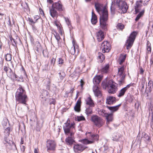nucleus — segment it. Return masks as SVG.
<instances>
[{
  "label": "nucleus",
  "mask_w": 153,
  "mask_h": 153,
  "mask_svg": "<svg viewBox=\"0 0 153 153\" xmlns=\"http://www.w3.org/2000/svg\"><path fill=\"white\" fill-rule=\"evenodd\" d=\"M47 2L51 4L53 3V1L52 0H47Z\"/></svg>",
  "instance_id": "774afa93"
},
{
  "label": "nucleus",
  "mask_w": 153,
  "mask_h": 153,
  "mask_svg": "<svg viewBox=\"0 0 153 153\" xmlns=\"http://www.w3.org/2000/svg\"><path fill=\"white\" fill-rule=\"evenodd\" d=\"M46 146L48 151V150H54L56 147L55 142L52 140H48L47 141Z\"/></svg>",
  "instance_id": "f8f14e48"
},
{
  "label": "nucleus",
  "mask_w": 153,
  "mask_h": 153,
  "mask_svg": "<svg viewBox=\"0 0 153 153\" xmlns=\"http://www.w3.org/2000/svg\"><path fill=\"white\" fill-rule=\"evenodd\" d=\"M91 21L92 23L94 25H95L97 22V16L93 11L92 12V17Z\"/></svg>",
  "instance_id": "c756f323"
},
{
  "label": "nucleus",
  "mask_w": 153,
  "mask_h": 153,
  "mask_svg": "<svg viewBox=\"0 0 153 153\" xmlns=\"http://www.w3.org/2000/svg\"><path fill=\"white\" fill-rule=\"evenodd\" d=\"M93 91L95 96L97 97H100L101 96V92L97 86L95 85L93 86Z\"/></svg>",
  "instance_id": "5701e85b"
},
{
  "label": "nucleus",
  "mask_w": 153,
  "mask_h": 153,
  "mask_svg": "<svg viewBox=\"0 0 153 153\" xmlns=\"http://www.w3.org/2000/svg\"><path fill=\"white\" fill-rule=\"evenodd\" d=\"M59 64V65H62L64 62V60L62 58H59L58 61Z\"/></svg>",
  "instance_id": "864d4df0"
},
{
  "label": "nucleus",
  "mask_w": 153,
  "mask_h": 153,
  "mask_svg": "<svg viewBox=\"0 0 153 153\" xmlns=\"http://www.w3.org/2000/svg\"><path fill=\"white\" fill-rule=\"evenodd\" d=\"M7 74L9 77H12V76H14L13 73L10 68L9 69L7 73Z\"/></svg>",
  "instance_id": "09e8293b"
},
{
  "label": "nucleus",
  "mask_w": 153,
  "mask_h": 153,
  "mask_svg": "<svg viewBox=\"0 0 153 153\" xmlns=\"http://www.w3.org/2000/svg\"><path fill=\"white\" fill-rule=\"evenodd\" d=\"M102 85L103 88L107 89L110 93L114 94L117 91L118 85L112 79L103 81Z\"/></svg>",
  "instance_id": "f03ea898"
},
{
  "label": "nucleus",
  "mask_w": 153,
  "mask_h": 153,
  "mask_svg": "<svg viewBox=\"0 0 153 153\" xmlns=\"http://www.w3.org/2000/svg\"><path fill=\"white\" fill-rule=\"evenodd\" d=\"M98 114L99 115L103 117H105L107 114L105 112V111L103 109L101 110L100 109H98Z\"/></svg>",
  "instance_id": "e433bc0d"
},
{
  "label": "nucleus",
  "mask_w": 153,
  "mask_h": 153,
  "mask_svg": "<svg viewBox=\"0 0 153 153\" xmlns=\"http://www.w3.org/2000/svg\"><path fill=\"white\" fill-rule=\"evenodd\" d=\"M10 128L9 127H8L6 128L4 130V133H5L6 135L8 136L10 133Z\"/></svg>",
  "instance_id": "8fccbe9b"
},
{
  "label": "nucleus",
  "mask_w": 153,
  "mask_h": 153,
  "mask_svg": "<svg viewBox=\"0 0 153 153\" xmlns=\"http://www.w3.org/2000/svg\"><path fill=\"white\" fill-rule=\"evenodd\" d=\"M139 68H140V74L142 75L143 74V73L144 72V71L143 69V68H142V67H140Z\"/></svg>",
  "instance_id": "13d9d810"
},
{
  "label": "nucleus",
  "mask_w": 153,
  "mask_h": 153,
  "mask_svg": "<svg viewBox=\"0 0 153 153\" xmlns=\"http://www.w3.org/2000/svg\"><path fill=\"white\" fill-rule=\"evenodd\" d=\"M137 34V32L135 31H133L131 33L126 42L127 49L128 50L131 47Z\"/></svg>",
  "instance_id": "39448f33"
},
{
  "label": "nucleus",
  "mask_w": 153,
  "mask_h": 153,
  "mask_svg": "<svg viewBox=\"0 0 153 153\" xmlns=\"http://www.w3.org/2000/svg\"><path fill=\"white\" fill-rule=\"evenodd\" d=\"M74 90V88H73L72 87L71 88H70V91L69 92V93H71V94H72Z\"/></svg>",
  "instance_id": "338daca9"
},
{
  "label": "nucleus",
  "mask_w": 153,
  "mask_h": 153,
  "mask_svg": "<svg viewBox=\"0 0 153 153\" xmlns=\"http://www.w3.org/2000/svg\"><path fill=\"white\" fill-rule=\"evenodd\" d=\"M88 134H90L89 139L92 140L94 141V140H98L99 136L97 134H91V133L90 132H88Z\"/></svg>",
  "instance_id": "c85d7f7f"
},
{
  "label": "nucleus",
  "mask_w": 153,
  "mask_h": 153,
  "mask_svg": "<svg viewBox=\"0 0 153 153\" xmlns=\"http://www.w3.org/2000/svg\"><path fill=\"white\" fill-rule=\"evenodd\" d=\"M46 82L45 83V84L46 85V89H49L51 80L49 78H48L46 79Z\"/></svg>",
  "instance_id": "58836bf2"
},
{
  "label": "nucleus",
  "mask_w": 153,
  "mask_h": 153,
  "mask_svg": "<svg viewBox=\"0 0 153 153\" xmlns=\"http://www.w3.org/2000/svg\"><path fill=\"white\" fill-rule=\"evenodd\" d=\"M81 142L83 144L87 145L89 144H91L94 143V141L92 140H89L87 139H85L81 140Z\"/></svg>",
  "instance_id": "473e14b6"
},
{
  "label": "nucleus",
  "mask_w": 153,
  "mask_h": 153,
  "mask_svg": "<svg viewBox=\"0 0 153 153\" xmlns=\"http://www.w3.org/2000/svg\"><path fill=\"white\" fill-rule=\"evenodd\" d=\"M116 3L123 13H124L127 12L128 6L126 2L121 0H117Z\"/></svg>",
  "instance_id": "6e6552de"
},
{
  "label": "nucleus",
  "mask_w": 153,
  "mask_h": 153,
  "mask_svg": "<svg viewBox=\"0 0 153 153\" xmlns=\"http://www.w3.org/2000/svg\"><path fill=\"white\" fill-rule=\"evenodd\" d=\"M146 49L148 53H150L151 52V47L150 43L148 41L146 44Z\"/></svg>",
  "instance_id": "f704fd0d"
},
{
  "label": "nucleus",
  "mask_w": 153,
  "mask_h": 153,
  "mask_svg": "<svg viewBox=\"0 0 153 153\" xmlns=\"http://www.w3.org/2000/svg\"><path fill=\"white\" fill-rule=\"evenodd\" d=\"M14 76H15V79H16V80H19V79L20 78H19V77H18V76L17 75H16V74H14Z\"/></svg>",
  "instance_id": "e2e57ef3"
},
{
  "label": "nucleus",
  "mask_w": 153,
  "mask_h": 153,
  "mask_svg": "<svg viewBox=\"0 0 153 153\" xmlns=\"http://www.w3.org/2000/svg\"><path fill=\"white\" fill-rule=\"evenodd\" d=\"M97 41L99 42H101L104 39V33L101 30H99L97 33Z\"/></svg>",
  "instance_id": "dca6fc26"
},
{
  "label": "nucleus",
  "mask_w": 153,
  "mask_h": 153,
  "mask_svg": "<svg viewBox=\"0 0 153 153\" xmlns=\"http://www.w3.org/2000/svg\"><path fill=\"white\" fill-rule=\"evenodd\" d=\"M85 120V117L83 116H79L78 117L77 120L80 121L81 120Z\"/></svg>",
  "instance_id": "603ef678"
},
{
  "label": "nucleus",
  "mask_w": 153,
  "mask_h": 153,
  "mask_svg": "<svg viewBox=\"0 0 153 153\" xmlns=\"http://www.w3.org/2000/svg\"><path fill=\"white\" fill-rule=\"evenodd\" d=\"M109 68V65L107 64L102 68L101 71L103 73H107L108 71Z\"/></svg>",
  "instance_id": "4c0bfd02"
},
{
  "label": "nucleus",
  "mask_w": 153,
  "mask_h": 153,
  "mask_svg": "<svg viewBox=\"0 0 153 153\" xmlns=\"http://www.w3.org/2000/svg\"><path fill=\"white\" fill-rule=\"evenodd\" d=\"M143 135L142 136V139L145 141L148 140L150 139V137L145 133H143Z\"/></svg>",
  "instance_id": "c9c22d12"
},
{
  "label": "nucleus",
  "mask_w": 153,
  "mask_h": 153,
  "mask_svg": "<svg viewBox=\"0 0 153 153\" xmlns=\"http://www.w3.org/2000/svg\"><path fill=\"white\" fill-rule=\"evenodd\" d=\"M12 59V55L10 53H7L5 55V60L7 61H10Z\"/></svg>",
  "instance_id": "a18cd8bd"
},
{
  "label": "nucleus",
  "mask_w": 153,
  "mask_h": 153,
  "mask_svg": "<svg viewBox=\"0 0 153 153\" xmlns=\"http://www.w3.org/2000/svg\"><path fill=\"white\" fill-rule=\"evenodd\" d=\"M3 60L2 58L0 57V64L3 65Z\"/></svg>",
  "instance_id": "680f3d73"
},
{
  "label": "nucleus",
  "mask_w": 153,
  "mask_h": 153,
  "mask_svg": "<svg viewBox=\"0 0 153 153\" xmlns=\"http://www.w3.org/2000/svg\"><path fill=\"white\" fill-rule=\"evenodd\" d=\"M63 128L65 134L67 135L72 136L74 134L75 131L74 124H71L70 121L69 120H68L65 123Z\"/></svg>",
  "instance_id": "20e7f679"
},
{
  "label": "nucleus",
  "mask_w": 153,
  "mask_h": 153,
  "mask_svg": "<svg viewBox=\"0 0 153 153\" xmlns=\"http://www.w3.org/2000/svg\"><path fill=\"white\" fill-rule=\"evenodd\" d=\"M91 121L97 127H100L104 124V120L100 117L96 115H92L91 117Z\"/></svg>",
  "instance_id": "0eeeda50"
},
{
  "label": "nucleus",
  "mask_w": 153,
  "mask_h": 153,
  "mask_svg": "<svg viewBox=\"0 0 153 153\" xmlns=\"http://www.w3.org/2000/svg\"><path fill=\"white\" fill-rule=\"evenodd\" d=\"M54 24L58 28L59 27V29L60 30L61 29V28L59 26V25L58 23H57L56 22H55L54 23Z\"/></svg>",
  "instance_id": "bf43d9fd"
},
{
  "label": "nucleus",
  "mask_w": 153,
  "mask_h": 153,
  "mask_svg": "<svg viewBox=\"0 0 153 153\" xmlns=\"http://www.w3.org/2000/svg\"><path fill=\"white\" fill-rule=\"evenodd\" d=\"M152 83H153V82H152V81L151 80H149V83H148V85L149 86L150 85V86L151 87V85H152Z\"/></svg>",
  "instance_id": "0e129e2a"
},
{
  "label": "nucleus",
  "mask_w": 153,
  "mask_h": 153,
  "mask_svg": "<svg viewBox=\"0 0 153 153\" xmlns=\"http://www.w3.org/2000/svg\"><path fill=\"white\" fill-rule=\"evenodd\" d=\"M143 1L140 0L139 1H137L136 3V6H135V11L136 13H138L142 6Z\"/></svg>",
  "instance_id": "f3484780"
},
{
  "label": "nucleus",
  "mask_w": 153,
  "mask_h": 153,
  "mask_svg": "<svg viewBox=\"0 0 153 153\" xmlns=\"http://www.w3.org/2000/svg\"><path fill=\"white\" fill-rule=\"evenodd\" d=\"M131 86H132L131 84H129L127 85L126 87L121 89L119 91V94L118 95V97H120L123 96L124 95L126 91Z\"/></svg>",
  "instance_id": "2eb2a0df"
},
{
  "label": "nucleus",
  "mask_w": 153,
  "mask_h": 153,
  "mask_svg": "<svg viewBox=\"0 0 153 153\" xmlns=\"http://www.w3.org/2000/svg\"><path fill=\"white\" fill-rule=\"evenodd\" d=\"M10 39L11 41V42L13 44V46H15V45H16V43L15 41V40L11 36L10 37Z\"/></svg>",
  "instance_id": "3c124183"
},
{
  "label": "nucleus",
  "mask_w": 153,
  "mask_h": 153,
  "mask_svg": "<svg viewBox=\"0 0 153 153\" xmlns=\"http://www.w3.org/2000/svg\"><path fill=\"white\" fill-rule=\"evenodd\" d=\"M102 76L101 75L96 76L93 79V82L95 85L99 84L102 79Z\"/></svg>",
  "instance_id": "4be33fe9"
},
{
  "label": "nucleus",
  "mask_w": 153,
  "mask_h": 153,
  "mask_svg": "<svg viewBox=\"0 0 153 153\" xmlns=\"http://www.w3.org/2000/svg\"><path fill=\"white\" fill-rule=\"evenodd\" d=\"M81 100L79 99L77 101L76 105L74 107L75 111L77 112H79L80 111L81 105Z\"/></svg>",
  "instance_id": "a878e982"
},
{
  "label": "nucleus",
  "mask_w": 153,
  "mask_h": 153,
  "mask_svg": "<svg viewBox=\"0 0 153 153\" xmlns=\"http://www.w3.org/2000/svg\"><path fill=\"white\" fill-rule=\"evenodd\" d=\"M107 20L100 19V26L101 28L105 30H107V25L106 22Z\"/></svg>",
  "instance_id": "b1692460"
},
{
  "label": "nucleus",
  "mask_w": 153,
  "mask_h": 153,
  "mask_svg": "<svg viewBox=\"0 0 153 153\" xmlns=\"http://www.w3.org/2000/svg\"><path fill=\"white\" fill-rule=\"evenodd\" d=\"M144 83H145V82L143 81H142L141 82V86L142 87V90L143 89H144Z\"/></svg>",
  "instance_id": "052dcab7"
},
{
  "label": "nucleus",
  "mask_w": 153,
  "mask_h": 153,
  "mask_svg": "<svg viewBox=\"0 0 153 153\" xmlns=\"http://www.w3.org/2000/svg\"><path fill=\"white\" fill-rule=\"evenodd\" d=\"M126 57V55H121L120 56L118 61L119 64L121 65L124 62Z\"/></svg>",
  "instance_id": "72a5a7b5"
},
{
  "label": "nucleus",
  "mask_w": 153,
  "mask_h": 153,
  "mask_svg": "<svg viewBox=\"0 0 153 153\" xmlns=\"http://www.w3.org/2000/svg\"><path fill=\"white\" fill-rule=\"evenodd\" d=\"M124 25L121 23H119L117 25V28L120 30H122L124 28Z\"/></svg>",
  "instance_id": "de8ad7c7"
},
{
  "label": "nucleus",
  "mask_w": 153,
  "mask_h": 153,
  "mask_svg": "<svg viewBox=\"0 0 153 153\" xmlns=\"http://www.w3.org/2000/svg\"><path fill=\"white\" fill-rule=\"evenodd\" d=\"M102 85L103 88L107 89L110 93L114 94L117 91L118 85L112 79L103 81Z\"/></svg>",
  "instance_id": "7ed1b4c3"
},
{
  "label": "nucleus",
  "mask_w": 153,
  "mask_h": 153,
  "mask_svg": "<svg viewBox=\"0 0 153 153\" xmlns=\"http://www.w3.org/2000/svg\"><path fill=\"white\" fill-rule=\"evenodd\" d=\"M10 68L9 67H6V66H4V67L3 70L7 73V72L8 70H9V69Z\"/></svg>",
  "instance_id": "6e6d98bb"
},
{
  "label": "nucleus",
  "mask_w": 153,
  "mask_h": 153,
  "mask_svg": "<svg viewBox=\"0 0 153 153\" xmlns=\"http://www.w3.org/2000/svg\"><path fill=\"white\" fill-rule=\"evenodd\" d=\"M85 113L87 115H89L92 114V108H91L90 106L87 108L85 110Z\"/></svg>",
  "instance_id": "37998d69"
},
{
  "label": "nucleus",
  "mask_w": 153,
  "mask_h": 153,
  "mask_svg": "<svg viewBox=\"0 0 153 153\" xmlns=\"http://www.w3.org/2000/svg\"><path fill=\"white\" fill-rule=\"evenodd\" d=\"M64 18L67 25L69 28H70L71 27L70 21L67 17H64Z\"/></svg>",
  "instance_id": "49530a36"
},
{
  "label": "nucleus",
  "mask_w": 153,
  "mask_h": 153,
  "mask_svg": "<svg viewBox=\"0 0 153 153\" xmlns=\"http://www.w3.org/2000/svg\"><path fill=\"white\" fill-rule=\"evenodd\" d=\"M56 33L54 35L55 37L56 40H53L51 41V42L56 47L59 46V43H60V37L58 33L55 32Z\"/></svg>",
  "instance_id": "ddd939ff"
},
{
  "label": "nucleus",
  "mask_w": 153,
  "mask_h": 153,
  "mask_svg": "<svg viewBox=\"0 0 153 153\" xmlns=\"http://www.w3.org/2000/svg\"><path fill=\"white\" fill-rule=\"evenodd\" d=\"M52 6L60 12L63 11L64 10V8L60 1L53 3Z\"/></svg>",
  "instance_id": "9d476101"
},
{
  "label": "nucleus",
  "mask_w": 153,
  "mask_h": 153,
  "mask_svg": "<svg viewBox=\"0 0 153 153\" xmlns=\"http://www.w3.org/2000/svg\"><path fill=\"white\" fill-rule=\"evenodd\" d=\"M134 97L132 96H130V98L128 99V101L130 102H132L134 100Z\"/></svg>",
  "instance_id": "4d7b16f0"
},
{
  "label": "nucleus",
  "mask_w": 153,
  "mask_h": 153,
  "mask_svg": "<svg viewBox=\"0 0 153 153\" xmlns=\"http://www.w3.org/2000/svg\"><path fill=\"white\" fill-rule=\"evenodd\" d=\"M121 105L120 104L118 105L114 106H108L107 108H108L111 110L112 112H114L117 111L119 109Z\"/></svg>",
  "instance_id": "2f4dec72"
},
{
  "label": "nucleus",
  "mask_w": 153,
  "mask_h": 153,
  "mask_svg": "<svg viewBox=\"0 0 153 153\" xmlns=\"http://www.w3.org/2000/svg\"><path fill=\"white\" fill-rule=\"evenodd\" d=\"M73 137L74 135H73L72 136L70 135V136L67 137L65 140V143L67 145H71L72 144L74 141L73 139Z\"/></svg>",
  "instance_id": "a211bd4d"
},
{
  "label": "nucleus",
  "mask_w": 153,
  "mask_h": 153,
  "mask_svg": "<svg viewBox=\"0 0 153 153\" xmlns=\"http://www.w3.org/2000/svg\"><path fill=\"white\" fill-rule=\"evenodd\" d=\"M56 61V58L54 57H53L51 60V64L54 65Z\"/></svg>",
  "instance_id": "5fc2aeb1"
},
{
  "label": "nucleus",
  "mask_w": 153,
  "mask_h": 153,
  "mask_svg": "<svg viewBox=\"0 0 153 153\" xmlns=\"http://www.w3.org/2000/svg\"><path fill=\"white\" fill-rule=\"evenodd\" d=\"M49 94L48 91L46 90H44L42 92L40 95L41 98L42 99L43 101H46L48 100Z\"/></svg>",
  "instance_id": "4468645a"
},
{
  "label": "nucleus",
  "mask_w": 153,
  "mask_h": 153,
  "mask_svg": "<svg viewBox=\"0 0 153 153\" xmlns=\"http://www.w3.org/2000/svg\"><path fill=\"white\" fill-rule=\"evenodd\" d=\"M116 101V98L112 96H108L106 98V103L109 105L112 104Z\"/></svg>",
  "instance_id": "aec40b11"
},
{
  "label": "nucleus",
  "mask_w": 153,
  "mask_h": 153,
  "mask_svg": "<svg viewBox=\"0 0 153 153\" xmlns=\"http://www.w3.org/2000/svg\"><path fill=\"white\" fill-rule=\"evenodd\" d=\"M98 57V59L100 60V62H103L105 58L104 55L100 53H99Z\"/></svg>",
  "instance_id": "a19ab883"
},
{
  "label": "nucleus",
  "mask_w": 153,
  "mask_h": 153,
  "mask_svg": "<svg viewBox=\"0 0 153 153\" xmlns=\"http://www.w3.org/2000/svg\"><path fill=\"white\" fill-rule=\"evenodd\" d=\"M111 47L110 44L107 41H104L101 45V48L103 53L108 52Z\"/></svg>",
  "instance_id": "1a4fd4ad"
},
{
  "label": "nucleus",
  "mask_w": 153,
  "mask_h": 153,
  "mask_svg": "<svg viewBox=\"0 0 153 153\" xmlns=\"http://www.w3.org/2000/svg\"><path fill=\"white\" fill-rule=\"evenodd\" d=\"M119 138V135L117 133L113 134L112 135V140L114 141H117Z\"/></svg>",
  "instance_id": "c03bdc74"
},
{
  "label": "nucleus",
  "mask_w": 153,
  "mask_h": 153,
  "mask_svg": "<svg viewBox=\"0 0 153 153\" xmlns=\"http://www.w3.org/2000/svg\"><path fill=\"white\" fill-rule=\"evenodd\" d=\"M73 46L71 47L70 50V52L72 55H74L75 53L76 49L78 51V46L76 44L74 41H73Z\"/></svg>",
  "instance_id": "6ab92c4d"
},
{
  "label": "nucleus",
  "mask_w": 153,
  "mask_h": 153,
  "mask_svg": "<svg viewBox=\"0 0 153 153\" xmlns=\"http://www.w3.org/2000/svg\"><path fill=\"white\" fill-rule=\"evenodd\" d=\"M144 10H143L141 11L137 16L135 18V20L136 21H137L140 19L144 14Z\"/></svg>",
  "instance_id": "79ce46f5"
},
{
  "label": "nucleus",
  "mask_w": 153,
  "mask_h": 153,
  "mask_svg": "<svg viewBox=\"0 0 153 153\" xmlns=\"http://www.w3.org/2000/svg\"><path fill=\"white\" fill-rule=\"evenodd\" d=\"M15 97L16 100L19 102L18 103L26 105L28 100L26 94V92L22 86L19 85L16 93Z\"/></svg>",
  "instance_id": "f257e3e1"
},
{
  "label": "nucleus",
  "mask_w": 153,
  "mask_h": 153,
  "mask_svg": "<svg viewBox=\"0 0 153 153\" xmlns=\"http://www.w3.org/2000/svg\"><path fill=\"white\" fill-rule=\"evenodd\" d=\"M125 68V66L124 65L118 68V73L117 76L120 77V79L118 80L119 84L120 85H122L124 82V79L126 76L124 72Z\"/></svg>",
  "instance_id": "423d86ee"
},
{
  "label": "nucleus",
  "mask_w": 153,
  "mask_h": 153,
  "mask_svg": "<svg viewBox=\"0 0 153 153\" xmlns=\"http://www.w3.org/2000/svg\"><path fill=\"white\" fill-rule=\"evenodd\" d=\"M86 104L90 105V107H93L94 106V104L93 100L90 97H88L86 100Z\"/></svg>",
  "instance_id": "7c9ffc66"
},
{
  "label": "nucleus",
  "mask_w": 153,
  "mask_h": 153,
  "mask_svg": "<svg viewBox=\"0 0 153 153\" xmlns=\"http://www.w3.org/2000/svg\"><path fill=\"white\" fill-rule=\"evenodd\" d=\"M55 9L51 7L50 8V13L51 16L53 18L57 17L58 16V13L55 10Z\"/></svg>",
  "instance_id": "bb28decb"
},
{
  "label": "nucleus",
  "mask_w": 153,
  "mask_h": 153,
  "mask_svg": "<svg viewBox=\"0 0 153 153\" xmlns=\"http://www.w3.org/2000/svg\"><path fill=\"white\" fill-rule=\"evenodd\" d=\"M95 7L97 11L99 13L100 11H102L103 9L105 8L103 7V4L98 2L95 3Z\"/></svg>",
  "instance_id": "412c9836"
},
{
  "label": "nucleus",
  "mask_w": 153,
  "mask_h": 153,
  "mask_svg": "<svg viewBox=\"0 0 153 153\" xmlns=\"http://www.w3.org/2000/svg\"><path fill=\"white\" fill-rule=\"evenodd\" d=\"M102 11V15L100 18V19L107 20L108 19V13L107 10L105 8L103 9Z\"/></svg>",
  "instance_id": "393cba45"
},
{
  "label": "nucleus",
  "mask_w": 153,
  "mask_h": 153,
  "mask_svg": "<svg viewBox=\"0 0 153 153\" xmlns=\"http://www.w3.org/2000/svg\"><path fill=\"white\" fill-rule=\"evenodd\" d=\"M106 119V124L108 125L110 122L112 121L113 120V114H112L107 113L105 117Z\"/></svg>",
  "instance_id": "cd10ccee"
},
{
  "label": "nucleus",
  "mask_w": 153,
  "mask_h": 153,
  "mask_svg": "<svg viewBox=\"0 0 153 153\" xmlns=\"http://www.w3.org/2000/svg\"><path fill=\"white\" fill-rule=\"evenodd\" d=\"M21 147V150L23 152L24 151L25 149V146H22V147Z\"/></svg>",
  "instance_id": "69168bd1"
},
{
  "label": "nucleus",
  "mask_w": 153,
  "mask_h": 153,
  "mask_svg": "<svg viewBox=\"0 0 153 153\" xmlns=\"http://www.w3.org/2000/svg\"><path fill=\"white\" fill-rule=\"evenodd\" d=\"M85 147L82 144H77L74 147V152L72 153H79L83 151Z\"/></svg>",
  "instance_id": "9b49d317"
},
{
  "label": "nucleus",
  "mask_w": 153,
  "mask_h": 153,
  "mask_svg": "<svg viewBox=\"0 0 153 153\" xmlns=\"http://www.w3.org/2000/svg\"><path fill=\"white\" fill-rule=\"evenodd\" d=\"M59 80H60V81H62L65 78V74L64 72H59Z\"/></svg>",
  "instance_id": "ea45409f"
}]
</instances>
